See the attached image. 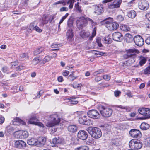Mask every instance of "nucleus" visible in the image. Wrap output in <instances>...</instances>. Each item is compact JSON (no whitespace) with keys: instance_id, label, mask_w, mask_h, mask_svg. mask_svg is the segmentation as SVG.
Instances as JSON below:
<instances>
[{"instance_id":"obj_1","label":"nucleus","mask_w":150,"mask_h":150,"mask_svg":"<svg viewBox=\"0 0 150 150\" xmlns=\"http://www.w3.org/2000/svg\"><path fill=\"white\" fill-rule=\"evenodd\" d=\"M61 117L57 113L50 115L49 117L50 122H47L46 125L48 127H52L58 125L61 121Z\"/></svg>"},{"instance_id":"obj_2","label":"nucleus","mask_w":150,"mask_h":150,"mask_svg":"<svg viewBox=\"0 0 150 150\" xmlns=\"http://www.w3.org/2000/svg\"><path fill=\"white\" fill-rule=\"evenodd\" d=\"M113 19L109 18L101 22L102 25L106 24L105 26L110 30H114L117 29L119 27V25L116 23L112 22Z\"/></svg>"},{"instance_id":"obj_3","label":"nucleus","mask_w":150,"mask_h":150,"mask_svg":"<svg viewBox=\"0 0 150 150\" xmlns=\"http://www.w3.org/2000/svg\"><path fill=\"white\" fill-rule=\"evenodd\" d=\"M87 131L91 137L95 139H99L102 136L101 130L98 128L90 127L88 128Z\"/></svg>"},{"instance_id":"obj_4","label":"nucleus","mask_w":150,"mask_h":150,"mask_svg":"<svg viewBox=\"0 0 150 150\" xmlns=\"http://www.w3.org/2000/svg\"><path fill=\"white\" fill-rule=\"evenodd\" d=\"M98 109L102 116L105 117H109L112 113L113 111L111 109L102 105L99 106Z\"/></svg>"},{"instance_id":"obj_5","label":"nucleus","mask_w":150,"mask_h":150,"mask_svg":"<svg viewBox=\"0 0 150 150\" xmlns=\"http://www.w3.org/2000/svg\"><path fill=\"white\" fill-rule=\"evenodd\" d=\"M129 147L134 150L140 149L142 146V142L139 140L137 139L131 140L129 144Z\"/></svg>"},{"instance_id":"obj_6","label":"nucleus","mask_w":150,"mask_h":150,"mask_svg":"<svg viewBox=\"0 0 150 150\" xmlns=\"http://www.w3.org/2000/svg\"><path fill=\"white\" fill-rule=\"evenodd\" d=\"M76 25L79 29H82L87 25L86 18L82 17L79 18L76 21Z\"/></svg>"},{"instance_id":"obj_7","label":"nucleus","mask_w":150,"mask_h":150,"mask_svg":"<svg viewBox=\"0 0 150 150\" xmlns=\"http://www.w3.org/2000/svg\"><path fill=\"white\" fill-rule=\"evenodd\" d=\"M38 120L36 117L35 114H33L30 116L29 120L28 121V124H34L38 125L39 126L43 127L44 125L40 122H38Z\"/></svg>"},{"instance_id":"obj_8","label":"nucleus","mask_w":150,"mask_h":150,"mask_svg":"<svg viewBox=\"0 0 150 150\" xmlns=\"http://www.w3.org/2000/svg\"><path fill=\"white\" fill-rule=\"evenodd\" d=\"M87 114L89 117L93 119H99L100 117V114L97 110H89Z\"/></svg>"},{"instance_id":"obj_9","label":"nucleus","mask_w":150,"mask_h":150,"mask_svg":"<svg viewBox=\"0 0 150 150\" xmlns=\"http://www.w3.org/2000/svg\"><path fill=\"white\" fill-rule=\"evenodd\" d=\"M122 2V0H115L112 3L108 4V7L112 9L119 8Z\"/></svg>"},{"instance_id":"obj_10","label":"nucleus","mask_w":150,"mask_h":150,"mask_svg":"<svg viewBox=\"0 0 150 150\" xmlns=\"http://www.w3.org/2000/svg\"><path fill=\"white\" fill-rule=\"evenodd\" d=\"M134 40L135 44L139 46H141L144 44V40L142 37L139 35H137L134 38Z\"/></svg>"},{"instance_id":"obj_11","label":"nucleus","mask_w":150,"mask_h":150,"mask_svg":"<svg viewBox=\"0 0 150 150\" xmlns=\"http://www.w3.org/2000/svg\"><path fill=\"white\" fill-rule=\"evenodd\" d=\"M88 136L87 132L84 130H80L78 133L77 137L83 140H86Z\"/></svg>"},{"instance_id":"obj_12","label":"nucleus","mask_w":150,"mask_h":150,"mask_svg":"<svg viewBox=\"0 0 150 150\" xmlns=\"http://www.w3.org/2000/svg\"><path fill=\"white\" fill-rule=\"evenodd\" d=\"M113 40L117 41H121L123 38L122 35L119 32H116L113 33L112 35Z\"/></svg>"},{"instance_id":"obj_13","label":"nucleus","mask_w":150,"mask_h":150,"mask_svg":"<svg viewBox=\"0 0 150 150\" xmlns=\"http://www.w3.org/2000/svg\"><path fill=\"white\" fill-rule=\"evenodd\" d=\"M93 8L94 10V13L97 14H100L103 11L102 6L100 4L93 5Z\"/></svg>"},{"instance_id":"obj_14","label":"nucleus","mask_w":150,"mask_h":150,"mask_svg":"<svg viewBox=\"0 0 150 150\" xmlns=\"http://www.w3.org/2000/svg\"><path fill=\"white\" fill-rule=\"evenodd\" d=\"M149 7V4L146 1H143L139 4V7L142 10H146Z\"/></svg>"},{"instance_id":"obj_15","label":"nucleus","mask_w":150,"mask_h":150,"mask_svg":"<svg viewBox=\"0 0 150 150\" xmlns=\"http://www.w3.org/2000/svg\"><path fill=\"white\" fill-rule=\"evenodd\" d=\"M26 143L22 140H19L16 141L15 143L16 147L19 149H23L26 146Z\"/></svg>"},{"instance_id":"obj_16","label":"nucleus","mask_w":150,"mask_h":150,"mask_svg":"<svg viewBox=\"0 0 150 150\" xmlns=\"http://www.w3.org/2000/svg\"><path fill=\"white\" fill-rule=\"evenodd\" d=\"M129 133L131 136L137 138L140 137L141 134L140 131L135 129L131 130L129 131Z\"/></svg>"},{"instance_id":"obj_17","label":"nucleus","mask_w":150,"mask_h":150,"mask_svg":"<svg viewBox=\"0 0 150 150\" xmlns=\"http://www.w3.org/2000/svg\"><path fill=\"white\" fill-rule=\"evenodd\" d=\"M72 29L70 28L68 30L66 33V36L67 40L71 42L73 40L74 33Z\"/></svg>"},{"instance_id":"obj_18","label":"nucleus","mask_w":150,"mask_h":150,"mask_svg":"<svg viewBox=\"0 0 150 150\" xmlns=\"http://www.w3.org/2000/svg\"><path fill=\"white\" fill-rule=\"evenodd\" d=\"M124 58L125 59H127L130 58L131 59L132 61L131 64L134 62H135V58L136 57V55L135 54H125L123 55Z\"/></svg>"},{"instance_id":"obj_19","label":"nucleus","mask_w":150,"mask_h":150,"mask_svg":"<svg viewBox=\"0 0 150 150\" xmlns=\"http://www.w3.org/2000/svg\"><path fill=\"white\" fill-rule=\"evenodd\" d=\"M37 145L41 146L44 145L46 141V139L44 137H41L37 139Z\"/></svg>"},{"instance_id":"obj_20","label":"nucleus","mask_w":150,"mask_h":150,"mask_svg":"<svg viewBox=\"0 0 150 150\" xmlns=\"http://www.w3.org/2000/svg\"><path fill=\"white\" fill-rule=\"evenodd\" d=\"M125 40L127 43L131 42L134 40L133 36L130 34H126L125 35Z\"/></svg>"},{"instance_id":"obj_21","label":"nucleus","mask_w":150,"mask_h":150,"mask_svg":"<svg viewBox=\"0 0 150 150\" xmlns=\"http://www.w3.org/2000/svg\"><path fill=\"white\" fill-rule=\"evenodd\" d=\"M90 33L88 31H86L84 30H83L80 33V36L83 38L88 37L90 35Z\"/></svg>"},{"instance_id":"obj_22","label":"nucleus","mask_w":150,"mask_h":150,"mask_svg":"<svg viewBox=\"0 0 150 150\" xmlns=\"http://www.w3.org/2000/svg\"><path fill=\"white\" fill-rule=\"evenodd\" d=\"M77 129V127L75 125H71L68 126V130L70 132L74 133L76 132Z\"/></svg>"},{"instance_id":"obj_23","label":"nucleus","mask_w":150,"mask_h":150,"mask_svg":"<svg viewBox=\"0 0 150 150\" xmlns=\"http://www.w3.org/2000/svg\"><path fill=\"white\" fill-rule=\"evenodd\" d=\"M127 16L131 18H134L136 16V13L134 10H131L127 13Z\"/></svg>"},{"instance_id":"obj_24","label":"nucleus","mask_w":150,"mask_h":150,"mask_svg":"<svg viewBox=\"0 0 150 150\" xmlns=\"http://www.w3.org/2000/svg\"><path fill=\"white\" fill-rule=\"evenodd\" d=\"M37 139L33 138L28 139L27 141L28 144L31 145H37Z\"/></svg>"},{"instance_id":"obj_25","label":"nucleus","mask_w":150,"mask_h":150,"mask_svg":"<svg viewBox=\"0 0 150 150\" xmlns=\"http://www.w3.org/2000/svg\"><path fill=\"white\" fill-rule=\"evenodd\" d=\"M127 54H133L134 53H139V51L136 49L133 48L127 50H126Z\"/></svg>"},{"instance_id":"obj_26","label":"nucleus","mask_w":150,"mask_h":150,"mask_svg":"<svg viewBox=\"0 0 150 150\" xmlns=\"http://www.w3.org/2000/svg\"><path fill=\"white\" fill-rule=\"evenodd\" d=\"M29 58L28 54L27 53H23L20 54L19 59L21 61L28 59Z\"/></svg>"},{"instance_id":"obj_27","label":"nucleus","mask_w":150,"mask_h":150,"mask_svg":"<svg viewBox=\"0 0 150 150\" xmlns=\"http://www.w3.org/2000/svg\"><path fill=\"white\" fill-rule=\"evenodd\" d=\"M139 59L140 61L139 64L141 66H143L144 64L147 61L146 58L142 56H141L139 57Z\"/></svg>"},{"instance_id":"obj_28","label":"nucleus","mask_w":150,"mask_h":150,"mask_svg":"<svg viewBox=\"0 0 150 150\" xmlns=\"http://www.w3.org/2000/svg\"><path fill=\"white\" fill-rule=\"evenodd\" d=\"M149 125L147 123H142L140 126V128L142 130H146L149 128Z\"/></svg>"},{"instance_id":"obj_29","label":"nucleus","mask_w":150,"mask_h":150,"mask_svg":"<svg viewBox=\"0 0 150 150\" xmlns=\"http://www.w3.org/2000/svg\"><path fill=\"white\" fill-rule=\"evenodd\" d=\"M44 50V48L43 47H40L39 48L36 49L34 51V54L35 55H37L40 54Z\"/></svg>"},{"instance_id":"obj_30","label":"nucleus","mask_w":150,"mask_h":150,"mask_svg":"<svg viewBox=\"0 0 150 150\" xmlns=\"http://www.w3.org/2000/svg\"><path fill=\"white\" fill-rule=\"evenodd\" d=\"M115 107L116 108H119L121 109H125L127 112H129L131 110V109L129 107L124 106L120 105H115Z\"/></svg>"},{"instance_id":"obj_31","label":"nucleus","mask_w":150,"mask_h":150,"mask_svg":"<svg viewBox=\"0 0 150 150\" xmlns=\"http://www.w3.org/2000/svg\"><path fill=\"white\" fill-rule=\"evenodd\" d=\"M121 30L124 31H128L130 30V28L129 26L126 25H123L120 27Z\"/></svg>"},{"instance_id":"obj_32","label":"nucleus","mask_w":150,"mask_h":150,"mask_svg":"<svg viewBox=\"0 0 150 150\" xmlns=\"http://www.w3.org/2000/svg\"><path fill=\"white\" fill-rule=\"evenodd\" d=\"M148 61L149 62V65L144 70L145 74H150V59L148 60Z\"/></svg>"},{"instance_id":"obj_33","label":"nucleus","mask_w":150,"mask_h":150,"mask_svg":"<svg viewBox=\"0 0 150 150\" xmlns=\"http://www.w3.org/2000/svg\"><path fill=\"white\" fill-rule=\"evenodd\" d=\"M77 0H67V4H69V9H71L73 8L74 3L76 2ZM79 0H77L78 1Z\"/></svg>"},{"instance_id":"obj_34","label":"nucleus","mask_w":150,"mask_h":150,"mask_svg":"<svg viewBox=\"0 0 150 150\" xmlns=\"http://www.w3.org/2000/svg\"><path fill=\"white\" fill-rule=\"evenodd\" d=\"M79 2H77L75 4L74 8L76 10L78 11L79 13H81L82 11V10L81 9V6L79 5Z\"/></svg>"},{"instance_id":"obj_35","label":"nucleus","mask_w":150,"mask_h":150,"mask_svg":"<svg viewBox=\"0 0 150 150\" xmlns=\"http://www.w3.org/2000/svg\"><path fill=\"white\" fill-rule=\"evenodd\" d=\"M21 132V130L15 131L14 134L15 137L17 138L21 139V137L22 136Z\"/></svg>"},{"instance_id":"obj_36","label":"nucleus","mask_w":150,"mask_h":150,"mask_svg":"<svg viewBox=\"0 0 150 150\" xmlns=\"http://www.w3.org/2000/svg\"><path fill=\"white\" fill-rule=\"evenodd\" d=\"M22 136L21 139H25L27 138L29 135L28 132L26 131L21 130Z\"/></svg>"},{"instance_id":"obj_37","label":"nucleus","mask_w":150,"mask_h":150,"mask_svg":"<svg viewBox=\"0 0 150 150\" xmlns=\"http://www.w3.org/2000/svg\"><path fill=\"white\" fill-rule=\"evenodd\" d=\"M87 21V25L88 23L90 24L92 26H95L96 25V23L92 19L87 17L86 18Z\"/></svg>"},{"instance_id":"obj_38","label":"nucleus","mask_w":150,"mask_h":150,"mask_svg":"<svg viewBox=\"0 0 150 150\" xmlns=\"http://www.w3.org/2000/svg\"><path fill=\"white\" fill-rule=\"evenodd\" d=\"M104 39V42L106 44H109L112 42V40L109 36L105 37Z\"/></svg>"},{"instance_id":"obj_39","label":"nucleus","mask_w":150,"mask_h":150,"mask_svg":"<svg viewBox=\"0 0 150 150\" xmlns=\"http://www.w3.org/2000/svg\"><path fill=\"white\" fill-rule=\"evenodd\" d=\"M86 116H84L82 117L79 118L78 121L80 124L84 125L86 120Z\"/></svg>"},{"instance_id":"obj_40","label":"nucleus","mask_w":150,"mask_h":150,"mask_svg":"<svg viewBox=\"0 0 150 150\" xmlns=\"http://www.w3.org/2000/svg\"><path fill=\"white\" fill-rule=\"evenodd\" d=\"M40 61L39 57H35L33 60V64L34 65H36L39 63Z\"/></svg>"},{"instance_id":"obj_41","label":"nucleus","mask_w":150,"mask_h":150,"mask_svg":"<svg viewBox=\"0 0 150 150\" xmlns=\"http://www.w3.org/2000/svg\"><path fill=\"white\" fill-rule=\"evenodd\" d=\"M51 58L52 57L49 56H45L42 60V63L43 64H44L45 63L49 62L51 59Z\"/></svg>"},{"instance_id":"obj_42","label":"nucleus","mask_w":150,"mask_h":150,"mask_svg":"<svg viewBox=\"0 0 150 150\" xmlns=\"http://www.w3.org/2000/svg\"><path fill=\"white\" fill-rule=\"evenodd\" d=\"M67 0H62L56 2L54 4H62L63 6H65L67 4Z\"/></svg>"},{"instance_id":"obj_43","label":"nucleus","mask_w":150,"mask_h":150,"mask_svg":"<svg viewBox=\"0 0 150 150\" xmlns=\"http://www.w3.org/2000/svg\"><path fill=\"white\" fill-rule=\"evenodd\" d=\"M75 150H89V148L87 146H82L76 149Z\"/></svg>"},{"instance_id":"obj_44","label":"nucleus","mask_w":150,"mask_h":150,"mask_svg":"<svg viewBox=\"0 0 150 150\" xmlns=\"http://www.w3.org/2000/svg\"><path fill=\"white\" fill-rule=\"evenodd\" d=\"M96 28L95 27L93 29V31L92 33L91 36L89 38L90 40H92L93 38L95 37L96 35Z\"/></svg>"},{"instance_id":"obj_45","label":"nucleus","mask_w":150,"mask_h":150,"mask_svg":"<svg viewBox=\"0 0 150 150\" xmlns=\"http://www.w3.org/2000/svg\"><path fill=\"white\" fill-rule=\"evenodd\" d=\"M112 143L113 144L117 146H119L121 144V142L118 139H116L113 140Z\"/></svg>"},{"instance_id":"obj_46","label":"nucleus","mask_w":150,"mask_h":150,"mask_svg":"<svg viewBox=\"0 0 150 150\" xmlns=\"http://www.w3.org/2000/svg\"><path fill=\"white\" fill-rule=\"evenodd\" d=\"M150 116V109L148 108L145 109L144 116L148 117Z\"/></svg>"},{"instance_id":"obj_47","label":"nucleus","mask_w":150,"mask_h":150,"mask_svg":"<svg viewBox=\"0 0 150 150\" xmlns=\"http://www.w3.org/2000/svg\"><path fill=\"white\" fill-rule=\"evenodd\" d=\"M35 26L34 23H31L29 26L28 31L29 32H31L32 30H34Z\"/></svg>"},{"instance_id":"obj_48","label":"nucleus","mask_w":150,"mask_h":150,"mask_svg":"<svg viewBox=\"0 0 150 150\" xmlns=\"http://www.w3.org/2000/svg\"><path fill=\"white\" fill-rule=\"evenodd\" d=\"M52 142L55 144H58L61 143L60 139L59 138L57 139L56 137L54 138L53 139Z\"/></svg>"},{"instance_id":"obj_49","label":"nucleus","mask_w":150,"mask_h":150,"mask_svg":"<svg viewBox=\"0 0 150 150\" xmlns=\"http://www.w3.org/2000/svg\"><path fill=\"white\" fill-rule=\"evenodd\" d=\"M93 124V121L91 120L88 119V120L86 119L85 123L84 125H91Z\"/></svg>"},{"instance_id":"obj_50","label":"nucleus","mask_w":150,"mask_h":150,"mask_svg":"<svg viewBox=\"0 0 150 150\" xmlns=\"http://www.w3.org/2000/svg\"><path fill=\"white\" fill-rule=\"evenodd\" d=\"M145 108H142L139 109L138 112L139 113L144 116Z\"/></svg>"},{"instance_id":"obj_51","label":"nucleus","mask_w":150,"mask_h":150,"mask_svg":"<svg viewBox=\"0 0 150 150\" xmlns=\"http://www.w3.org/2000/svg\"><path fill=\"white\" fill-rule=\"evenodd\" d=\"M73 74H70L68 77V79L71 81H73L77 78V77L73 76Z\"/></svg>"},{"instance_id":"obj_52","label":"nucleus","mask_w":150,"mask_h":150,"mask_svg":"<svg viewBox=\"0 0 150 150\" xmlns=\"http://www.w3.org/2000/svg\"><path fill=\"white\" fill-rule=\"evenodd\" d=\"M103 77L105 80L108 81L110 80L111 77L109 75L105 74L103 75Z\"/></svg>"},{"instance_id":"obj_53","label":"nucleus","mask_w":150,"mask_h":150,"mask_svg":"<svg viewBox=\"0 0 150 150\" xmlns=\"http://www.w3.org/2000/svg\"><path fill=\"white\" fill-rule=\"evenodd\" d=\"M68 15L69 14L68 13H67L66 14L65 16L62 17L59 23V25L63 22V21L68 17Z\"/></svg>"},{"instance_id":"obj_54","label":"nucleus","mask_w":150,"mask_h":150,"mask_svg":"<svg viewBox=\"0 0 150 150\" xmlns=\"http://www.w3.org/2000/svg\"><path fill=\"white\" fill-rule=\"evenodd\" d=\"M145 144L147 146H150V137L147 138L145 141Z\"/></svg>"},{"instance_id":"obj_55","label":"nucleus","mask_w":150,"mask_h":150,"mask_svg":"<svg viewBox=\"0 0 150 150\" xmlns=\"http://www.w3.org/2000/svg\"><path fill=\"white\" fill-rule=\"evenodd\" d=\"M96 41L98 44V45L100 47H101L102 46V44L101 42V39L99 38H98L96 39Z\"/></svg>"},{"instance_id":"obj_56","label":"nucleus","mask_w":150,"mask_h":150,"mask_svg":"<svg viewBox=\"0 0 150 150\" xmlns=\"http://www.w3.org/2000/svg\"><path fill=\"white\" fill-rule=\"evenodd\" d=\"M94 54L95 55H98L97 56V57H99L103 55L104 54V53L98 51H96V52H95Z\"/></svg>"},{"instance_id":"obj_57","label":"nucleus","mask_w":150,"mask_h":150,"mask_svg":"<svg viewBox=\"0 0 150 150\" xmlns=\"http://www.w3.org/2000/svg\"><path fill=\"white\" fill-rule=\"evenodd\" d=\"M34 30L38 32H41L42 31V30L40 28L37 26H35L34 27Z\"/></svg>"},{"instance_id":"obj_58","label":"nucleus","mask_w":150,"mask_h":150,"mask_svg":"<svg viewBox=\"0 0 150 150\" xmlns=\"http://www.w3.org/2000/svg\"><path fill=\"white\" fill-rule=\"evenodd\" d=\"M78 103V102L77 101H73V100H70L68 102V103L69 104H76Z\"/></svg>"},{"instance_id":"obj_59","label":"nucleus","mask_w":150,"mask_h":150,"mask_svg":"<svg viewBox=\"0 0 150 150\" xmlns=\"http://www.w3.org/2000/svg\"><path fill=\"white\" fill-rule=\"evenodd\" d=\"M117 19L119 21H122L124 20V18L122 16L120 15L118 16L117 17Z\"/></svg>"},{"instance_id":"obj_60","label":"nucleus","mask_w":150,"mask_h":150,"mask_svg":"<svg viewBox=\"0 0 150 150\" xmlns=\"http://www.w3.org/2000/svg\"><path fill=\"white\" fill-rule=\"evenodd\" d=\"M68 10V9L67 8L65 7H63L61 8L60 9V12L62 11H67Z\"/></svg>"},{"instance_id":"obj_61","label":"nucleus","mask_w":150,"mask_h":150,"mask_svg":"<svg viewBox=\"0 0 150 150\" xmlns=\"http://www.w3.org/2000/svg\"><path fill=\"white\" fill-rule=\"evenodd\" d=\"M102 79L100 76H97L95 78V80L96 82H98L99 81L101 80Z\"/></svg>"},{"instance_id":"obj_62","label":"nucleus","mask_w":150,"mask_h":150,"mask_svg":"<svg viewBox=\"0 0 150 150\" xmlns=\"http://www.w3.org/2000/svg\"><path fill=\"white\" fill-rule=\"evenodd\" d=\"M18 121L20 124L22 125H26V122L21 119H18Z\"/></svg>"},{"instance_id":"obj_63","label":"nucleus","mask_w":150,"mask_h":150,"mask_svg":"<svg viewBox=\"0 0 150 150\" xmlns=\"http://www.w3.org/2000/svg\"><path fill=\"white\" fill-rule=\"evenodd\" d=\"M67 24L68 26L71 27L73 25V22L69 20L68 21Z\"/></svg>"},{"instance_id":"obj_64","label":"nucleus","mask_w":150,"mask_h":150,"mask_svg":"<svg viewBox=\"0 0 150 150\" xmlns=\"http://www.w3.org/2000/svg\"><path fill=\"white\" fill-rule=\"evenodd\" d=\"M69 72L68 71L65 70L62 73V75L65 76H67L69 74Z\"/></svg>"}]
</instances>
